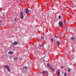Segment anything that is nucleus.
Returning a JSON list of instances; mask_svg holds the SVG:
<instances>
[{
    "instance_id": "obj_14",
    "label": "nucleus",
    "mask_w": 76,
    "mask_h": 76,
    "mask_svg": "<svg viewBox=\"0 0 76 76\" xmlns=\"http://www.w3.org/2000/svg\"><path fill=\"white\" fill-rule=\"evenodd\" d=\"M15 60H17V59H18V57H15L14 58Z\"/></svg>"
},
{
    "instance_id": "obj_3",
    "label": "nucleus",
    "mask_w": 76,
    "mask_h": 76,
    "mask_svg": "<svg viewBox=\"0 0 76 76\" xmlns=\"http://www.w3.org/2000/svg\"><path fill=\"white\" fill-rule=\"evenodd\" d=\"M47 67H49L52 70H53V71H54L55 70L54 69H53L51 66L50 65V64L49 63H48L47 64Z\"/></svg>"
},
{
    "instance_id": "obj_17",
    "label": "nucleus",
    "mask_w": 76,
    "mask_h": 76,
    "mask_svg": "<svg viewBox=\"0 0 76 76\" xmlns=\"http://www.w3.org/2000/svg\"><path fill=\"white\" fill-rule=\"evenodd\" d=\"M16 20H17V18H15V19H14V20L15 22L16 21Z\"/></svg>"
},
{
    "instance_id": "obj_9",
    "label": "nucleus",
    "mask_w": 76,
    "mask_h": 76,
    "mask_svg": "<svg viewBox=\"0 0 76 76\" xmlns=\"http://www.w3.org/2000/svg\"><path fill=\"white\" fill-rule=\"evenodd\" d=\"M8 54H13V52L12 51H9L8 52Z\"/></svg>"
},
{
    "instance_id": "obj_4",
    "label": "nucleus",
    "mask_w": 76,
    "mask_h": 76,
    "mask_svg": "<svg viewBox=\"0 0 76 76\" xmlns=\"http://www.w3.org/2000/svg\"><path fill=\"white\" fill-rule=\"evenodd\" d=\"M23 14L22 13V12H21L20 13V18L21 19H23Z\"/></svg>"
},
{
    "instance_id": "obj_25",
    "label": "nucleus",
    "mask_w": 76,
    "mask_h": 76,
    "mask_svg": "<svg viewBox=\"0 0 76 76\" xmlns=\"http://www.w3.org/2000/svg\"><path fill=\"white\" fill-rule=\"evenodd\" d=\"M10 58H12V57H10Z\"/></svg>"
},
{
    "instance_id": "obj_24",
    "label": "nucleus",
    "mask_w": 76,
    "mask_h": 76,
    "mask_svg": "<svg viewBox=\"0 0 76 76\" xmlns=\"http://www.w3.org/2000/svg\"><path fill=\"white\" fill-rule=\"evenodd\" d=\"M43 5L44 6H45V4H44Z\"/></svg>"
},
{
    "instance_id": "obj_22",
    "label": "nucleus",
    "mask_w": 76,
    "mask_h": 76,
    "mask_svg": "<svg viewBox=\"0 0 76 76\" xmlns=\"http://www.w3.org/2000/svg\"><path fill=\"white\" fill-rule=\"evenodd\" d=\"M63 67H64L63 66H61V68L62 69H63Z\"/></svg>"
},
{
    "instance_id": "obj_7",
    "label": "nucleus",
    "mask_w": 76,
    "mask_h": 76,
    "mask_svg": "<svg viewBox=\"0 0 76 76\" xmlns=\"http://www.w3.org/2000/svg\"><path fill=\"white\" fill-rule=\"evenodd\" d=\"M60 70H59L58 69L57 70V75L58 76V75H60Z\"/></svg>"
},
{
    "instance_id": "obj_21",
    "label": "nucleus",
    "mask_w": 76,
    "mask_h": 76,
    "mask_svg": "<svg viewBox=\"0 0 76 76\" xmlns=\"http://www.w3.org/2000/svg\"><path fill=\"white\" fill-rule=\"evenodd\" d=\"M24 68L25 69H26H26H27V68L26 67V66L24 67Z\"/></svg>"
},
{
    "instance_id": "obj_23",
    "label": "nucleus",
    "mask_w": 76,
    "mask_h": 76,
    "mask_svg": "<svg viewBox=\"0 0 76 76\" xmlns=\"http://www.w3.org/2000/svg\"><path fill=\"white\" fill-rule=\"evenodd\" d=\"M20 1H22L21 2H23V0H20Z\"/></svg>"
},
{
    "instance_id": "obj_11",
    "label": "nucleus",
    "mask_w": 76,
    "mask_h": 76,
    "mask_svg": "<svg viewBox=\"0 0 76 76\" xmlns=\"http://www.w3.org/2000/svg\"><path fill=\"white\" fill-rule=\"evenodd\" d=\"M60 45V42H57V45L58 46V45Z\"/></svg>"
},
{
    "instance_id": "obj_5",
    "label": "nucleus",
    "mask_w": 76,
    "mask_h": 76,
    "mask_svg": "<svg viewBox=\"0 0 76 76\" xmlns=\"http://www.w3.org/2000/svg\"><path fill=\"white\" fill-rule=\"evenodd\" d=\"M25 13H26V14H28L29 13V9H28V8H27L25 10Z\"/></svg>"
},
{
    "instance_id": "obj_26",
    "label": "nucleus",
    "mask_w": 76,
    "mask_h": 76,
    "mask_svg": "<svg viewBox=\"0 0 76 76\" xmlns=\"http://www.w3.org/2000/svg\"><path fill=\"white\" fill-rule=\"evenodd\" d=\"M68 32H70V31H69Z\"/></svg>"
},
{
    "instance_id": "obj_8",
    "label": "nucleus",
    "mask_w": 76,
    "mask_h": 76,
    "mask_svg": "<svg viewBox=\"0 0 76 76\" xmlns=\"http://www.w3.org/2000/svg\"><path fill=\"white\" fill-rule=\"evenodd\" d=\"M42 73L43 74H47V73H48V72L43 71L42 72Z\"/></svg>"
},
{
    "instance_id": "obj_29",
    "label": "nucleus",
    "mask_w": 76,
    "mask_h": 76,
    "mask_svg": "<svg viewBox=\"0 0 76 76\" xmlns=\"http://www.w3.org/2000/svg\"><path fill=\"white\" fill-rule=\"evenodd\" d=\"M72 8H73V7Z\"/></svg>"
},
{
    "instance_id": "obj_20",
    "label": "nucleus",
    "mask_w": 76,
    "mask_h": 76,
    "mask_svg": "<svg viewBox=\"0 0 76 76\" xmlns=\"http://www.w3.org/2000/svg\"><path fill=\"white\" fill-rule=\"evenodd\" d=\"M44 38L43 37H41V39H44Z\"/></svg>"
},
{
    "instance_id": "obj_13",
    "label": "nucleus",
    "mask_w": 76,
    "mask_h": 76,
    "mask_svg": "<svg viewBox=\"0 0 76 76\" xmlns=\"http://www.w3.org/2000/svg\"><path fill=\"white\" fill-rule=\"evenodd\" d=\"M40 47H44V45H43V44H42V45H41Z\"/></svg>"
},
{
    "instance_id": "obj_15",
    "label": "nucleus",
    "mask_w": 76,
    "mask_h": 76,
    "mask_svg": "<svg viewBox=\"0 0 76 76\" xmlns=\"http://www.w3.org/2000/svg\"><path fill=\"white\" fill-rule=\"evenodd\" d=\"M61 18V15H59L58 17V19H60Z\"/></svg>"
},
{
    "instance_id": "obj_6",
    "label": "nucleus",
    "mask_w": 76,
    "mask_h": 76,
    "mask_svg": "<svg viewBox=\"0 0 76 76\" xmlns=\"http://www.w3.org/2000/svg\"><path fill=\"white\" fill-rule=\"evenodd\" d=\"M18 43L17 42H15L12 44V45H18Z\"/></svg>"
},
{
    "instance_id": "obj_18",
    "label": "nucleus",
    "mask_w": 76,
    "mask_h": 76,
    "mask_svg": "<svg viewBox=\"0 0 76 76\" xmlns=\"http://www.w3.org/2000/svg\"><path fill=\"white\" fill-rule=\"evenodd\" d=\"M55 38H58V37L57 36H55Z\"/></svg>"
},
{
    "instance_id": "obj_27",
    "label": "nucleus",
    "mask_w": 76,
    "mask_h": 76,
    "mask_svg": "<svg viewBox=\"0 0 76 76\" xmlns=\"http://www.w3.org/2000/svg\"><path fill=\"white\" fill-rule=\"evenodd\" d=\"M43 60H44H44H45L44 59Z\"/></svg>"
},
{
    "instance_id": "obj_19",
    "label": "nucleus",
    "mask_w": 76,
    "mask_h": 76,
    "mask_svg": "<svg viewBox=\"0 0 76 76\" xmlns=\"http://www.w3.org/2000/svg\"><path fill=\"white\" fill-rule=\"evenodd\" d=\"M51 41L52 42H53V38H52L51 39Z\"/></svg>"
},
{
    "instance_id": "obj_16",
    "label": "nucleus",
    "mask_w": 76,
    "mask_h": 76,
    "mask_svg": "<svg viewBox=\"0 0 76 76\" xmlns=\"http://www.w3.org/2000/svg\"><path fill=\"white\" fill-rule=\"evenodd\" d=\"M65 76H67V73H65L64 74Z\"/></svg>"
},
{
    "instance_id": "obj_2",
    "label": "nucleus",
    "mask_w": 76,
    "mask_h": 76,
    "mask_svg": "<svg viewBox=\"0 0 76 76\" xmlns=\"http://www.w3.org/2000/svg\"><path fill=\"white\" fill-rule=\"evenodd\" d=\"M63 22L62 21H60L59 22V27H60V28H61L62 27V26H63Z\"/></svg>"
},
{
    "instance_id": "obj_10",
    "label": "nucleus",
    "mask_w": 76,
    "mask_h": 76,
    "mask_svg": "<svg viewBox=\"0 0 76 76\" xmlns=\"http://www.w3.org/2000/svg\"><path fill=\"white\" fill-rule=\"evenodd\" d=\"M71 39L72 40V41H75V39L74 37H72L71 38Z\"/></svg>"
},
{
    "instance_id": "obj_1",
    "label": "nucleus",
    "mask_w": 76,
    "mask_h": 76,
    "mask_svg": "<svg viewBox=\"0 0 76 76\" xmlns=\"http://www.w3.org/2000/svg\"><path fill=\"white\" fill-rule=\"evenodd\" d=\"M4 67L5 69H6L7 70L8 72H10V71H11L9 66L7 65H5L4 66Z\"/></svg>"
},
{
    "instance_id": "obj_12",
    "label": "nucleus",
    "mask_w": 76,
    "mask_h": 76,
    "mask_svg": "<svg viewBox=\"0 0 76 76\" xmlns=\"http://www.w3.org/2000/svg\"><path fill=\"white\" fill-rule=\"evenodd\" d=\"M71 71V69H70L69 68H68V72H70Z\"/></svg>"
},
{
    "instance_id": "obj_28",
    "label": "nucleus",
    "mask_w": 76,
    "mask_h": 76,
    "mask_svg": "<svg viewBox=\"0 0 76 76\" xmlns=\"http://www.w3.org/2000/svg\"><path fill=\"white\" fill-rule=\"evenodd\" d=\"M0 23H1V22H0Z\"/></svg>"
}]
</instances>
